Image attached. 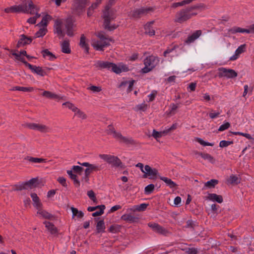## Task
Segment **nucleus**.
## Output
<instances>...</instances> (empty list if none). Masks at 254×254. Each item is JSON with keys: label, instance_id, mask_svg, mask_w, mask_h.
I'll return each instance as SVG.
<instances>
[{"label": "nucleus", "instance_id": "f257e3e1", "mask_svg": "<svg viewBox=\"0 0 254 254\" xmlns=\"http://www.w3.org/2000/svg\"><path fill=\"white\" fill-rule=\"evenodd\" d=\"M203 8H205L204 4L200 3L196 5L182 9L178 11L176 14L174 21L177 23H182L197 14L196 12H193L194 9Z\"/></svg>", "mask_w": 254, "mask_h": 254}, {"label": "nucleus", "instance_id": "f03ea898", "mask_svg": "<svg viewBox=\"0 0 254 254\" xmlns=\"http://www.w3.org/2000/svg\"><path fill=\"white\" fill-rule=\"evenodd\" d=\"M37 10V6L31 0H26L20 5H14L4 9L6 13L23 12L34 14Z\"/></svg>", "mask_w": 254, "mask_h": 254}, {"label": "nucleus", "instance_id": "7ed1b4c3", "mask_svg": "<svg viewBox=\"0 0 254 254\" xmlns=\"http://www.w3.org/2000/svg\"><path fill=\"white\" fill-rule=\"evenodd\" d=\"M111 5L108 4L103 11V17L104 20V27L109 30H113L117 28L116 25L110 26L111 20L115 18L116 16L113 10L110 9Z\"/></svg>", "mask_w": 254, "mask_h": 254}, {"label": "nucleus", "instance_id": "20e7f679", "mask_svg": "<svg viewBox=\"0 0 254 254\" xmlns=\"http://www.w3.org/2000/svg\"><path fill=\"white\" fill-rule=\"evenodd\" d=\"M159 63L158 58L150 56L144 60V67L141 69L143 73H146L151 71Z\"/></svg>", "mask_w": 254, "mask_h": 254}, {"label": "nucleus", "instance_id": "39448f33", "mask_svg": "<svg viewBox=\"0 0 254 254\" xmlns=\"http://www.w3.org/2000/svg\"><path fill=\"white\" fill-rule=\"evenodd\" d=\"M108 128L107 133L112 134L114 138L120 142L125 143H131L133 142L131 138H127L123 136L120 132H117L111 125H109Z\"/></svg>", "mask_w": 254, "mask_h": 254}, {"label": "nucleus", "instance_id": "423d86ee", "mask_svg": "<svg viewBox=\"0 0 254 254\" xmlns=\"http://www.w3.org/2000/svg\"><path fill=\"white\" fill-rule=\"evenodd\" d=\"M99 157L111 164L114 167H122V163L120 159L116 156L107 155L100 154Z\"/></svg>", "mask_w": 254, "mask_h": 254}, {"label": "nucleus", "instance_id": "0eeeda50", "mask_svg": "<svg viewBox=\"0 0 254 254\" xmlns=\"http://www.w3.org/2000/svg\"><path fill=\"white\" fill-rule=\"evenodd\" d=\"M63 105L65 106L73 112L74 113V116L77 117L78 118L81 120H85L87 118V115L85 113L78 109L72 103L67 102L63 103Z\"/></svg>", "mask_w": 254, "mask_h": 254}, {"label": "nucleus", "instance_id": "6e6552de", "mask_svg": "<svg viewBox=\"0 0 254 254\" xmlns=\"http://www.w3.org/2000/svg\"><path fill=\"white\" fill-rule=\"evenodd\" d=\"M26 127L29 129L38 130L42 133H48L51 131V128L45 125L31 123L26 125Z\"/></svg>", "mask_w": 254, "mask_h": 254}, {"label": "nucleus", "instance_id": "1a4fd4ad", "mask_svg": "<svg viewBox=\"0 0 254 254\" xmlns=\"http://www.w3.org/2000/svg\"><path fill=\"white\" fill-rule=\"evenodd\" d=\"M26 66L28 67L29 69L31 70V71L36 73L37 74L40 75L41 76H44L47 74L50 70L51 69V68L45 67L44 68H42L40 66H37L36 65H32V64H29L28 63H26Z\"/></svg>", "mask_w": 254, "mask_h": 254}, {"label": "nucleus", "instance_id": "9d476101", "mask_svg": "<svg viewBox=\"0 0 254 254\" xmlns=\"http://www.w3.org/2000/svg\"><path fill=\"white\" fill-rule=\"evenodd\" d=\"M218 76L220 78L227 77L228 78H232L237 76V73L233 69H227L224 67L218 68Z\"/></svg>", "mask_w": 254, "mask_h": 254}, {"label": "nucleus", "instance_id": "9b49d317", "mask_svg": "<svg viewBox=\"0 0 254 254\" xmlns=\"http://www.w3.org/2000/svg\"><path fill=\"white\" fill-rule=\"evenodd\" d=\"M77 163L80 164L81 166L87 167L85 170V174H86V176H89L90 174L93 172L99 171L102 169L101 166L96 164H90L88 162L81 163L79 162H78Z\"/></svg>", "mask_w": 254, "mask_h": 254}, {"label": "nucleus", "instance_id": "f8f14e48", "mask_svg": "<svg viewBox=\"0 0 254 254\" xmlns=\"http://www.w3.org/2000/svg\"><path fill=\"white\" fill-rule=\"evenodd\" d=\"M153 10V8L151 7H141L140 8L134 10L131 12V14L132 17L138 18H140L142 16L146 15L147 14L152 12Z\"/></svg>", "mask_w": 254, "mask_h": 254}, {"label": "nucleus", "instance_id": "ddd939ff", "mask_svg": "<svg viewBox=\"0 0 254 254\" xmlns=\"http://www.w3.org/2000/svg\"><path fill=\"white\" fill-rule=\"evenodd\" d=\"M111 41L106 39L105 40L92 39L91 41V45L95 50L102 51L105 47L110 45V42Z\"/></svg>", "mask_w": 254, "mask_h": 254}, {"label": "nucleus", "instance_id": "4468645a", "mask_svg": "<svg viewBox=\"0 0 254 254\" xmlns=\"http://www.w3.org/2000/svg\"><path fill=\"white\" fill-rule=\"evenodd\" d=\"M143 178H149L150 179H154L158 174V171L156 169H152L149 165H145L143 172Z\"/></svg>", "mask_w": 254, "mask_h": 254}, {"label": "nucleus", "instance_id": "2eb2a0df", "mask_svg": "<svg viewBox=\"0 0 254 254\" xmlns=\"http://www.w3.org/2000/svg\"><path fill=\"white\" fill-rule=\"evenodd\" d=\"M87 1L88 0H75L72 5L73 10L79 14L85 7Z\"/></svg>", "mask_w": 254, "mask_h": 254}, {"label": "nucleus", "instance_id": "dca6fc26", "mask_svg": "<svg viewBox=\"0 0 254 254\" xmlns=\"http://www.w3.org/2000/svg\"><path fill=\"white\" fill-rule=\"evenodd\" d=\"M154 21H151L146 23L144 26L145 30V34L149 35V36H153L155 34V31L152 27Z\"/></svg>", "mask_w": 254, "mask_h": 254}, {"label": "nucleus", "instance_id": "f3484780", "mask_svg": "<svg viewBox=\"0 0 254 254\" xmlns=\"http://www.w3.org/2000/svg\"><path fill=\"white\" fill-rule=\"evenodd\" d=\"M64 22L62 20L58 19L56 20L54 25L55 33H56L59 36L63 37L64 36V34L62 31V26Z\"/></svg>", "mask_w": 254, "mask_h": 254}, {"label": "nucleus", "instance_id": "a211bd4d", "mask_svg": "<svg viewBox=\"0 0 254 254\" xmlns=\"http://www.w3.org/2000/svg\"><path fill=\"white\" fill-rule=\"evenodd\" d=\"M110 62L103 61H97L95 62L94 66L98 69H110Z\"/></svg>", "mask_w": 254, "mask_h": 254}, {"label": "nucleus", "instance_id": "6ab92c4d", "mask_svg": "<svg viewBox=\"0 0 254 254\" xmlns=\"http://www.w3.org/2000/svg\"><path fill=\"white\" fill-rule=\"evenodd\" d=\"M246 46L245 44L241 45L239 46L235 52V54L231 57L229 60L231 61L236 60L240 56V54L244 53L246 50Z\"/></svg>", "mask_w": 254, "mask_h": 254}, {"label": "nucleus", "instance_id": "aec40b11", "mask_svg": "<svg viewBox=\"0 0 254 254\" xmlns=\"http://www.w3.org/2000/svg\"><path fill=\"white\" fill-rule=\"evenodd\" d=\"M64 24L67 30V35L72 36L73 35L72 31L73 24L72 19L70 18L66 19L64 21Z\"/></svg>", "mask_w": 254, "mask_h": 254}, {"label": "nucleus", "instance_id": "412c9836", "mask_svg": "<svg viewBox=\"0 0 254 254\" xmlns=\"http://www.w3.org/2000/svg\"><path fill=\"white\" fill-rule=\"evenodd\" d=\"M32 42V39L30 37H27L24 35H21L20 39L18 41L17 47L19 48L27 44H29Z\"/></svg>", "mask_w": 254, "mask_h": 254}, {"label": "nucleus", "instance_id": "4be33fe9", "mask_svg": "<svg viewBox=\"0 0 254 254\" xmlns=\"http://www.w3.org/2000/svg\"><path fill=\"white\" fill-rule=\"evenodd\" d=\"M201 30H197L193 33L190 36H189L187 39L185 41V43L187 44H190L194 42L201 35Z\"/></svg>", "mask_w": 254, "mask_h": 254}, {"label": "nucleus", "instance_id": "5701e85b", "mask_svg": "<svg viewBox=\"0 0 254 254\" xmlns=\"http://www.w3.org/2000/svg\"><path fill=\"white\" fill-rule=\"evenodd\" d=\"M37 209L38 210L37 215L40 218L50 219L53 217V216L51 214L42 209L41 207H39V209Z\"/></svg>", "mask_w": 254, "mask_h": 254}, {"label": "nucleus", "instance_id": "b1692460", "mask_svg": "<svg viewBox=\"0 0 254 254\" xmlns=\"http://www.w3.org/2000/svg\"><path fill=\"white\" fill-rule=\"evenodd\" d=\"M126 68H127V67H126ZM110 69H111L112 71L117 74L120 73L122 71H125L127 70L125 69V66H117L116 64H113L112 63H110Z\"/></svg>", "mask_w": 254, "mask_h": 254}, {"label": "nucleus", "instance_id": "393cba45", "mask_svg": "<svg viewBox=\"0 0 254 254\" xmlns=\"http://www.w3.org/2000/svg\"><path fill=\"white\" fill-rule=\"evenodd\" d=\"M207 199L219 203H222L223 200L221 195H217L216 193H209L207 196Z\"/></svg>", "mask_w": 254, "mask_h": 254}, {"label": "nucleus", "instance_id": "a878e982", "mask_svg": "<svg viewBox=\"0 0 254 254\" xmlns=\"http://www.w3.org/2000/svg\"><path fill=\"white\" fill-rule=\"evenodd\" d=\"M44 224L47 230L50 232L52 235H56L58 233L57 228L54 225L50 222L45 221Z\"/></svg>", "mask_w": 254, "mask_h": 254}, {"label": "nucleus", "instance_id": "bb28decb", "mask_svg": "<svg viewBox=\"0 0 254 254\" xmlns=\"http://www.w3.org/2000/svg\"><path fill=\"white\" fill-rule=\"evenodd\" d=\"M148 226L152 229V230L159 233H163L164 229L159 224L155 223H149Z\"/></svg>", "mask_w": 254, "mask_h": 254}, {"label": "nucleus", "instance_id": "cd10ccee", "mask_svg": "<svg viewBox=\"0 0 254 254\" xmlns=\"http://www.w3.org/2000/svg\"><path fill=\"white\" fill-rule=\"evenodd\" d=\"M31 197L34 202L33 205L36 208V209H39V207H42V204L41 203L39 198L37 196V194L35 193H32L31 194Z\"/></svg>", "mask_w": 254, "mask_h": 254}, {"label": "nucleus", "instance_id": "c85d7f7f", "mask_svg": "<svg viewBox=\"0 0 254 254\" xmlns=\"http://www.w3.org/2000/svg\"><path fill=\"white\" fill-rule=\"evenodd\" d=\"M79 46L81 48L84 49L86 53H88L89 52V46L88 44L86 43V38L84 35H82L80 39Z\"/></svg>", "mask_w": 254, "mask_h": 254}, {"label": "nucleus", "instance_id": "c756f323", "mask_svg": "<svg viewBox=\"0 0 254 254\" xmlns=\"http://www.w3.org/2000/svg\"><path fill=\"white\" fill-rule=\"evenodd\" d=\"M62 51L63 53L69 54L70 53L71 50L69 48V41L65 40L61 44Z\"/></svg>", "mask_w": 254, "mask_h": 254}, {"label": "nucleus", "instance_id": "7c9ffc66", "mask_svg": "<svg viewBox=\"0 0 254 254\" xmlns=\"http://www.w3.org/2000/svg\"><path fill=\"white\" fill-rule=\"evenodd\" d=\"M160 179L162 181H164L171 189L175 188L177 186V185L169 178L165 177H160Z\"/></svg>", "mask_w": 254, "mask_h": 254}, {"label": "nucleus", "instance_id": "2f4dec72", "mask_svg": "<svg viewBox=\"0 0 254 254\" xmlns=\"http://www.w3.org/2000/svg\"><path fill=\"white\" fill-rule=\"evenodd\" d=\"M148 205V204L146 203H142L140 205H134L132 208H130L129 210L133 212L143 211L146 209Z\"/></svg>", "mask_w": 254, "mask_h": 254}, {"label": "nucleus", "instance_id": "473e14b6", "mask_svg": "<svg viewBox=\"0 0 254 254\" xmlns=\"http://www.w3.org/2000/svg\"><path fill=\"white\" fill-rule=\"evenodd\" d=\"M229 32L231 34H235L236 33H250L248 29L242 28L239 27H234L229 30Z\"/></svg>", "mask_w": 254, "mask_h": 254}, {"label": "nucleus", "instance_id": "72a5a7b5", "mask_svg": "<svg viewBox=\"0 0 254 254\" xmlns=\"http://www.w3.org/2000/svg\"><path fill=\"white\" fill-rule=\"evenodd\" d=\"M102 0H96V2L93 3L91 6L88 8L87 10V16L90 17L92 15L94 10L97 8L98 5L101 2Z\"/></svg>", "mask_w": 254, "mask_h": 254}, {"label": "nucleus", "instance_id": "f704fd0d", "mask_svg": "<svg viewBox=\"0 0 254 254\" xmlns=\"http://www.w3.org/2000/svg\"><path fill=\"white\" fill-rule=\"evenodd\" d=\"M70 209L72 213V218H73L74 217L81 218L84 216V213L81 211H79L77 208L73 207H71Z\"/></svg>", "mask_w": 254, "mask_h": 254}, {"label": "nucleus", "instance_id": "c9c22d12", "mask_svg": "<svg viewBox=\"0 0 254 254\" xmlns=\"http://www.w3.org/2000/svg\"><path fill=\"white\" fill-rule=\"evenodd\" d=\"M105 225L103 220L99 221L96 225V230L97 233H103L105 232Z\"/></svg>", "mask_w": 254, "mask_h": 254}, {"label": "nucleus", "instance_id": "e433bc0d", "mask_svg": "<svg viewBox=\"0 0 254 254\" xmlns=\"http://www.w3.org/2000/svg\"><path fill=\"white\" fill-rule=\"evenodd\" d=\"M11 91H21L23 92H32L33 90V88L21 87V86H14L10 89Z\"/></svg>", "mask_w": 254, "mask_h": 254}, {"label": "nucleus", "instance_id": "4c0bfd02", "mask_svg": "<svg viewBox=\"0 0 254 254\" xmlns=\"http://www.w3.org/2000/svg\"><path fill=\"white\" fill-rule=\"evenodd\" d=\"M52 17L49 15H46L44 16L41 21L37 24V26L46 27L48 22L51 19Z\"/></svg>", "mask_w": 254, "mask_h": 254}, {"label": "nucleus", "instance_id": "58836bf2", "mask_svg": "<svg viewBox=\"0 0 254 254\" xmlns=\"http://www.w3.org/2000/svg\"><path fill=\"white\" fill-rule=\"evenodd\" d=\"M42 95L49 99H58L60 98L58 95L48 91H44Z\"/></svg>", "mask_w": 254, "mask_h": 254}, {"label": "nucleus", "instance_id": "ea45409f", "mask_svg": "<svg viewBox=\"0 0 254 254\" xmlns=\"http://www.w3.org/2000/svg\"><path fill=\"white\" fill-rule=\"evenodd\" d=\"M228 182L231 184L237 185L240 183V178L236 175H231Z\"/></svg>", "mask_w": 254, "mask_h": 254}, {"label": "nucleus", "instance_id": "a19ab883", "mask_svg": "<svg viewBox=\"0 0 254 254\" xmlns=\"http://www.w3.org/2000/svg\"><path fill=\"white\" fill-rule=\"evenodd\" d=\"M121 219L124 221L134 222L135 221L136 218L131 214H124L121 216Z\"/></svg>", "mask_w": 254, "mask_h": 254}, {"label": "nucleus", "instance_id": "79ce46f5", "mask_svg": "<svg viewBox=\"0 0 254 254\" xmlns=\"http://www.w3.org/2000/svg\"><path fill=\"white\" fill-rule=\"evenodd\" d=\"M166 134H167L165 130L162 131H157L155 129H153L152 135L156 139H157L158 138H160L163 136L166 135Z\"/></svg>", "mask_w": 254, "mask_h": 254}, {"label": "nucleus", "instance_id": "37998d69", "mask_svg": "<svg viewBox=\"0 0 254 254\" xmlns=\"http://www.w3.org/2000/svg\"><path fill=\"white\" fill-rule=\"evenodd\" d=\"M190 0H184L181 2H174L171 5V8H176L179 6H182L186 4H188L190 3Z\"/></svg>", "mask_w": 254, "mask_h": 254}, {"label": "nucleus", "instance_id": "c03bdc74", "mask_svg": "<svg viewBox=\"0 0 254 254\" xmlns=\"http://www.w3.org/2000/svg\"><path fill=\"white\" fill-rule=\"evenodd\" d=\"M200 156H201L204 160H207L212 164L214 163L215 161V159L211 155L208 153H202V154H200Z\"/></svg>", "mask_w": 254, "mask_h": 254}, {"label": "nucleus", "instance_id": "a18cd8bd", "mask_svg": "<svg viewBox=\"0 0 254 254\" xmlns=\"http://www.w3.org/2000/svg\"><path fill=\"white\" fill-rule=\"evenodd\" d=\"M26 159L29 161L34 163H41L46 162L45 159L43 158L27 157Z\"/></svg>", "mask_w": 254, "mask_h": 254}, {"label": "nucleus", "instance_id": "49530a36", "mask_svg": "<svg viewBox=\"0 0 254 254\" xmlns=\"http://www.w3.org/2000/svg\"><path fill=\"white\" fill-rule=\"evenodd\" d=\"M12 55L15 57V60L22 62L25 65L26 63H27L25 61L24 58L22 57V55L20 54V52L16 53L13 52Z\"/></svg>", "mask_w": 254, "mask_h": 254}, {"label": "nucleus", "instance_id": "de8ad7c7", "mask_svg": "<svg viewBox=\"0 0 254 254\" xmlns=\"http://www.w3.org/2000/svg\"><path fill=\"white\" fill-rule=\"evenodd\" d=\"M134 81L131 80L129 81H125L121 83L120 86L127 85V92H129L132 90Z\"/></svg>", "mask_w": 254, "mask_h": 254}, {"label": "nucleus", "instance_id": "09e8293b", "mask_svg": "<svg viewBox=\"0 0 254 254\" xmlns=\"http://www.w3.org/2000/svg\"><path fill=\"white\" fill-rule=\"evenodd\" d=\"M37 10L33 14H35V15L32 17H30L27 20V22L30 24H35L36 21V19L40 17V14L38 13L39 11V8L37 7Z\"/></svg>", "mask_w": 254, "mask_h": 254}, {"label": "nucleus", "instance_id": "8fccbe9b", "mask_svg": "<svg viewBox=\"0 0 254 254\" xmlns=\"http://www.w3.org/2000/svg\"><path fill=\"white\" fill-rule=\"evenodd\" d=\"M43 56L44 57H48L49 60L53 61L56 59V57L48 50L46 49L42 51Z\"/></svg>", "mask_w": 254, "mask_h": 254}, {"label": "nucleus", "instance_id": "3c124183", "mask_svg": "<svg viewBox=\"0 0 254 254\" xmlns=\"http://www.w3.org/2000/svg\"><path fill=\"white\" fill-rule=\"evenodd\" d=\"M218 183V181L217 180L212 179L207 182H206L204 184V187L208 188H213Z\"/></svg>", "mask_w": 254, "mask_h": 254}, {"label": "nucleus", "instance_id": "603ef678", "mask_svg": "<svg viewBox=\"0 0 254 254\" xmlns=\"http://www.w3.org/2000/svg\"><path fill=\"white\" fill-rule=\"evenodd\" d=\"M37 179L33 178L28 181V182H25L26 185L28 187V189L29 188H32V187H35L36 186V183L37 182Z\"/></svg>", "mask_w": 254, "mask_h": 254}, {"label": "nucleus", "instance_id": "864d4df0", "mask_svg": "<svg viewBox=\"0 0 254 254\" xmlns=\"http://www.w3.org/2000/svg\"><path fill=\"white\" fill-rule=\"evenodd\" d=\"M121 226L119 225H113L111 226L109 229L110 232L112 233H116L120 231Z\"/></svg>", "mask_w": 254, "mask_h": 254}, {"label": "nucleus", "instance_id": "5fc2aeb1", "mask_svg": "<svg viewBox=\"0 0 254 254\" xmlns=\"http://www.w3.org/2000/svg\"><path fill=\"white\" fill-rule=\"evenodd\" d=\"M155 188L153 184H150L147 186L144 189V193L146 194H150L153 192Z\"/></svg>", "mask_w": 254, "mask_h": 254}, {"label": "nucleus", "instance_id": "6e6d98bb", "mask_svg": "<svg viewBox=\"0 0 254 254\" xmlns=\"http://www.w3.org/2000/svg\"><path fill=\"white\" fill-rule=\"evenodd\" d=\"M47 31V30L46 27H43L36 33L35 36L36 37H42L46 34Z\"/></svg>", "mask_w": 254, "mask_h": 254}, {"label": "nucleus", "instance_id": "4d7b16f0", "mask_svg": "<svg viewBox=\"0 0 254 254\" xmlns=\"http://www.w3.org/2000/svg\"><path fill=\"white\" fill-rule=\"evenodd\" d=\"M100 210L96 211L92 213V216L94 217L100 216L104 213V210L105 208L104 205H101L99 206Z\"/></svg>", "mask_w": 254, "mask_h": 254}, {"label": "nucleus", "instance_id": "13d9d810", "mask_svg": "<svg viewBox=\"0 0 254 254\" xmlns=\"http://www.w3.org/2000/svg\"><path fill=\"white\" fill-rule=\"evenodd\" d=\"M83 170V168L79 166H73L72 167V171L74 173L80 175Z\"/></svg>", "mask_w": 254, "mask_h": 254}, {"label": "nucleus", "instance_id": "bf43d9fd", "mask_svg": "<svg viewBox=\"0 0 254 254\" xmlns=\"http://www.w3.org/2000/svg\"><path fill=\"white\" fill-rule=\"evenodd\" d=\"M195 140L197 141V142H198L201 145H203V146H212L214 145L213 143L205 142V141H204L200 138H196Z\"/></svg>", "mask_w": 254, "mask_h": 254}, {"label": "nucleus", "instance_id": "052dcab7", "mask_svg": "<svg viewBox=\"0 0 254 254\" xmlns=\"http://www.w3.org/2000/svg\"><path fill=\"white\" fill-rule=\"evenodd\" d=\"M87 195L94 202H97L95 194L92 190H90L87 191Z\"/></svg>", "mask_w": 254, "mask_h": 254}, {"label": "nucleus", "instance_id": "680f3d73", "mask_svg": "<svg viewBox=\"0 0 254 254\" xmlns=\"http://www.w3.org/2000/svg\"><path fill=\"white\" fill-rule=\"evenodd\" d=\"M96 36L99 38V39H101V40H105L106 39L109 41H112L111 39L106 37L102 32H98L96 34Z\"/></svg>", "mask_w": 254, "mask_h": 254}, {"label": "nucleus", "instance_id": "e2e57ef3", "mask_svg": "<svg viewBox=\"0 0 254 254\" xmlns=\"http://www.w3.org/2000/svg\"><path fill=\"white\" fill-rule=\"evenodd\" d=\"M233 143V141L222 140L220 142L219 146L220 147H225Z\"/></svg>", "mask_w": 254, "mask_h": 254}, {"label": "nucleus", "instance_id": "0e129e2a", "mask_svg": "<svg viewBox=\"0 0 254 254\" xmlns=\"http://www.w3.org/2000/svg\"><path fill=\"white\" fill-rule=\"evenodd\" d=\"M28 189V187L26 185L25 183L24 184H22L20 185H17L15 186V189L14 190H27Z\"/></svg>", "mask_w": 254, "mask_h": 254}, {"label": "nucleus", "instance_id": "69168bd1", "mask_svg": "<svg viewBox=\"0 0 254 254\" xmlns=\"http://www.w3.org/2000/svg\"><path fill=\"white\" fill-rule=\"evenodd\" d=\"M87 89L93 91V92H99L101 91V88L99 86H91L87 88Z\"/></svg>", "mask_w": 254, "mask_h": 254}, {"label": "nucleus", "instance_id": "338daca9", "mask_svg": "<svg viewBox=\"0 0 254 254\" xmlns=\"http://www.w3.org/2000/svg\"><path fill=\"white\" fill-rule=\"evenodd\" d=\"M230 127V124L228 122H226L225 124L222 125L219 127L218 130L220 131H222L227 129Z\"/></svg>", "mask_w": 254, "mask_h": 254}, {"label": "nucleus", "instance_id": "774afa93", "mask_svg": "<svg viewBox=\"0 0 254 254\" xmlns=\"http://www.w3.org/2000/svg\"><path fill=\"white\" fill-rule=\"evenodd\" d=\"M252 92L253 89H251L249 90V86L248 85H245L244 86V91L243 94V96L245 97L248 93L251 94Z\"/></svg>", "mask_w": 254, "mask_h": 254}]
</instances>
